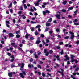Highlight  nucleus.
<instances>
[{
    "label": "nucleus",
    "mask_w": 79,
    "mask_h": 79,
    "mask_svg": "<svg viewBox=\"0 0 79 79\" xmlns=\"http://www.w3.org/2000/svg\"><path fill=\"white\" fill-rule=\"evenodd\" d=\"M18 22H19V23H21V19H19L18 20Z\"/></svg>",
    "instance_id": "obj_49"
},
{
    "label": "nucleus",
    "mask_w": 79,
    "mask_h": 79,
    "mask_svg": "<svg viewBox=\"0 0 79 79\" xmlns=\"http://www.w3.org/2000/svg\"><path fill=\"white\" fill-rule=\"evenodd\" d=\"M53 33V31H49V34H52Z\"/></svg>",
    "instance_id": "obj_53"
},
{
    "label": "nucleus",
    "mask_w": 79,
    "mask_h": 79,
    "mask_svg": "<svg viewBox=\"0 0 79 79\" xmlns=\"http://www.w3.org/2000/svg\"><path fill=\"white\" fill-rule=\"evenodd\" d=\"M56 58H57V60H60V59H59V56L57 55V56H56Z\"/></svg>",
    "instance_id": "obj_23"
},
{
    "label": "nucleus",
    "mask_w": 79,
    "mask_h": 79,
    "mask_svg": "<svg viewBox=\"0 0 79 79\" xmlns=\"http://www.w3.org/2000/svg\"><path fill=\"white\" fill-rule=\"evenodd\" d=\"M46 26H50V24L49 23H48L46 24Z\"/></svg>",
    "instance_id": "obj_18"
},
{
    "label": "nucleus",
    "mask_w": 79,
    "mask_h": 79,
    "mask_svg": "<svg viewBox=\"0 0 79 79\" xmlns=\"http://www.w3.org/2000/svg\"><path fill=\"white\" fill-rule=\"evenodd\" d=\"M31 24H36V22H34L33 21H31Z\"/></svg>",
    "instance_id": "obj_25"
},
{
    "label": "nucleus",
    "mask_w": 79,
    "mask_h": 79,
    "mask_svg": "<svg viewBox=\"0 0 79 79\" xmlns=\"http://www.w3.org/2000/svg\"><path fill=\"white\" fill-rule=\"evenodd\" d=\"M70 34H71V36L70 37V38L71 39H73V38H74V33L70 31L69 32Z\"/></svg>",
    "instance_id": "obj_1"
},
{
    "label": "nucleus",
    "mask_w": 79,
    "mask_h": 79,
    "mask_svg": "<svg viewBox=\"0 0 79 79\" xmlns=\"http://www.w3.org/2000/svg\"><path fill=\"white\" fill-rule=\"evenodd\" d=\"M24 8L25 9L27 8V6H26V4H24Z\"/></svg>",
    "instance_id": "obj_32"
},
{
    "label": "nucleus",
    "mask_w": 79,
    "mask_h": 79,
    "mask_svg": "<svg viewBox=\"0 0 79 79\" xmlns=\"http://www.w3.org/2000/svg\"><path fill=\"white\" fill-rule=\"evenodd\" d=\"M6 22L7 24H10V22L8 21H6Z\"/></svg>",
    "instance_id": "obj_48"
},
{
    "label": "nucleus",
    "mask_w": 79,
    "mask_h": 79,
    "mask_svg": "<svg viewBox=\"0 0 79 79\" xmlns=\"http://www.w3.org/2000/svg\"><path fill=\"white\" fill-rule=\"evenodd\" d=\"M24 63H21V64H18L19 66H20L21 68H23L24 66Z\"/></svg>",
    "instance_id": "obj_3"
},
{
    "label": "nucleus",
    "mask_w": 79,
    "mask_h": 79,
    "mask_svg": "<svg viewBox=\"0 0 79 79\" xmlns=\"http://www.w3.org/2000/svg\"><path fill=\"white\" fill-rule=\"evenodd\" d=\"M46 13H47L48 14H49L50 12V11H49L48 10H46Z\"/></svg>",
    "instance_id": "obj_22"
},
{
    "label": "nucleus",
    "mask_w": 79,
    "mask_h": 79,
    "mask_svg": "<svg viewBox=\"0 0 79 79\" xmlns=\"http://www.w3.org/2000/svg\"><path fill=\"white\" fill-rule=\"evenodd\" d=\"M44 52L45 53H46V52H47V49H44Z\"/></svg>",
    "instance_id": "obj_38"
},
{
    "label": "nucleus",
    "mask_w": 79,
    "mask_h": 79,
    "mask_svg": "<svg viewBox=\"0 0 79 79\" xmlns=\"http://www.w3.org/2000/svg\"><path fill=\"white\" fill-rule=\"evenodd\" d=\"M9 37H13L14 36V35H13V34L10 33L9 34Z\"/></svg>",
    "instance_id": "obj_7"
},
{
    "label": "nucleus",
    "mask_w": 79,
    "mask_h": 79,
    "mask_svg": "<svg viewBox=\"0 0 79 79\" xmlns=\"http://www.w3.org/2000/svg\"><path fill=\"white\" fill-rule=\"evenodd\" d=\"M28 67L30 68H32L34 67V65L32 64H31V65L28 64Z\"/></svg>",
    "instance_id": "obj_6"
},
{
    "label": "nucleus",
    "mask_w": 79,
    "mask_h": 79,
    "mask_svg": "<svg viewBox=\"0 0 79 79\" xmlns=\"http://www.w3.org/2000/svg\"><path fill=\"white\" fill-rule=\"evenodd\" d=\"M79 67H77V68L75 69V70L77 71H78L79 70Z\"/></svg>",
    "instance_id": "obj_33"
},
{
    "label": "nucleus",
    "mask_w": 79,
    "mask_h": 79,
    "mask_svg": "<svg viewBox=\"0 0 79 79\" xmlns=\"http://www.w3.org/2000/svg\"><path fill=\"white\" fill-rule=\"evenodd\" d=\"M15 45V44L14 43H11V45H12V46H14V45Z\"/></svg>",
    "instance_id": "obj_39"
},
{
    "label": "nucleus",
    "mask_w": 79,
    "mask_h": 79,
    "mask_svg": "<svg viewBox=\"0 0 79 79\" xmlns=\"http://www.w3.org/2000/svg\"><path fill=\"white\" fill-rule=\"evenodd\" d=\"M39 2H38L37 1V2H36L35 3H34V4H35V6H38V5H39Z\"/></svg>",
    "instance_id": "obj_11"
},
{
    "label": "nucleus",
    "mask_w": 79,
    "mask_h": 79,
    "mask_svg": "<svg viewBox=\"0 0 79 79\" xmlns=\"http://www.w3.org/2000/svg\"><path fill=\"white\" fill-rule=\"evenodd\" d=\"M63 5H66L67 3V1H65L63 2Z\"/></svg>",
    "instance_id": "obj_13"
},
{
    "label": "nucleus",
    "mask_w": 79,
    "mask_h": 79,
    "mask_svg": "<svg viewBox=\"0 0 79 79\" xmlns=\"http://www.w3.org/2000/svg\"><path fill=\"white\" fill-rule=\"evenodd\" d=\"M61 11L62 12H66V10H65V9H62Z\"/></svg>",
    "instance_id": "obj_34"
},
{
    "label": "nucleus",
    "mask_w": 79,
    "mask_h": 79,
    "mask_svg": "<svg viewBox=\"0 0 79 79\" xmlns=\"http://www.w3.org/2000/svg\"><path fill=\"white\" fill-rule=\"evenodd\" d=\"M69 4H72V3H73V2H72V1H69Z\"/></svg>",
    "instance_id": "obj_41"
},
{
    "label": "nucleus",
    "mask_w": 79,
    "mask_h": 79,
    "mask_svg": "<svg viewBox=\"0 0 79 79\" xmlns=\"http://www.w3.org/2000/svg\"><path fill=\"white\" fill-rule=\"evenodd\" d=\"M16 37L18 38H19V37H20V35H17L16 36Z\"/></svg>",
    "instance_id": "obj_31"
},
{
    "label": "nucleus",
    "mask_w": 79,
    "mask_h": 79,
    "mask_svg": "<svg viewBox=\"0 0 79 79\" xmlns=\"http://www.w3.org/2000/svg\"><path fill=\"white\" fill-rule=\"evenodd\" d=\"M43 15H46V11H43Z\"/></svg>",
    "instance_id": "obj_19"
},
{
    "label": "nucleus",
    "mask_w": 79,
    "mask_h": 79,
    "mask_svg": "<svg viewBox=\"0 0 79 79\" xmlns=\"http://www.w3.org/2000/svg\"><path fill=\"white\" fill-rule=\"evenodd\" d=\"M42 8H44L45 7V5H43L42 6Z\"/></svg>",
    "instance_id": "obj_63"
},
{
    "label": "nucleus",
    "mask_w": 79,
    "mask_h": 79,
    "mask_svg": "<svg viewBox=\"0 0 79 79\" xmlns=\"http://www.w3.org/2000/svg\"><path fill=\"white\" fill-rule=\"evenodd\" d=\"M33 8L34 11H36V10H37V9H36V8H35V7H33Z\"/></svg>",
    "instance_id": "obj_50"
},
{
    "label": "nucleus",
    "mask_w": 79,
    "mask_h": 79,
    "mask_svg": "<svg viewBox=\"0 0 79 79\" xmlns=\"http://www.w3.org/2000/svg\"><path fill=\"white\" fill-rule=\"evenodd\" d=\"M42 76L43 77H45V73H44L43 72L42 73Z\"/></svg>",
    "instance_id": "obj_26"
},
{
    "label": "nucleus",
    "mask_w": 79,
    "mask_h": 79,
    "mask_svg": "<svg viewBox=\"0 0 79 79\" xmlns=\"http://www.w3.org/2000/svg\"><path fill=\"white\" fill-rule=\"evenodd\" d=\"M77 13V10H76L75 12H74V14H73V16H75L76 14Z\"/></svg>",
    "instance_id": "obj_15"
},
{
    "label": "nucleus",
    "mask_w": 79,
    "mask_h": 79,
    "mask_svg": "<svg viewBox=\"0 0 79 79\" xmlns=\"http://www.w3.org/2000/svg\"><path fill=\"white\" fill-rule=\"evenodd\" d=\"M59 44L60 45H63V43L62 42H59Z\"/></svg>",
    "instance_id": "obj_45"
},
{
    "label": "nucleus",
    "mask_w": 79,
    "mask_h": 79,
    "mask_svg": "<svg viewBox=\"0 0 79 79\" xmlns=\"http://www.w3.org/2000/svg\"><path fill=\"white\" fill-rule=\"evenodd\" d=\"M40 42H41L40 41V40H37V41H36V44H39V43H40Z\"/></svg>",
    "instance_id": "obj_10"
},
{
    "label": "nucleus",
    "mask_w": 79,
    "mask_h": 79,
    "mask_svg": "<svg viewBox=\"0 0 79 79\" xmlns=\"http://www.w3.org/2000/svg\"><path fill=\"white\" fill-rule=\"evenodd\" d=\"M69 60V57H67L66 58V59H64V60L66 62L67 61V60Z\"/></svg>",
    "instance_id": "obj_9"
},
{
    "label": "nucleus",
    "mask_w": 79,
    "mask_h": 79,
    "mask_svg": "<svg viewBox=\"0 0 79 79\" xmlns=\"http://www.w3.org/2000/svg\"><path fill=\"white\" fill-rule=\"evenodd\" d=\"M73 7H69V9H68V11H69V10H73Z\"/></svg>",
    "instance_id": "obj_24"
},
{
    "label": "nucleus",
    "mask_w": 79,
    "mask_h": 79,
    "mask_svg": "<svg viewBox=\"0 0 79 79\" xmlns=\"http://www.w3.org/2000/svg\"><path fill=\"white\" fill-rule=\"evenodd\" d=\"M52 18H50L49 19L48 22L49 23H50V22H52Z\"/></svg>",
    "instance_id": "obj_14"
},
{
    "label": "nucleus",
    "mask_w": 79,
    "mask_h": 79,
    "mask_svg": "<svg viewBox=\"0 0 79 79\" xmlns=\"http://www.w3.org/2000/svg\"><path fill=\"white\" fill-rule=\"evenodd\" d=\"M9 11L11 13H12V12H13V10L11 9H10Z\"/></svg>",
    "instance_id": "obj_51"
},
{
    "label": "nucleus",
    "mask_w": 79,
    "mask_h": 79,
    "mask_svg": "<svg viewBox=\"0 0 79 79\" xmlns=\"http://www.w3.org/2000/svg\"><path fill=\"white\" fill-rule=\"evenodd\" d=\"M40 27H41V26L40 25H38L36 27V29H37V28H40Z\"/></svg>",
    "instance_id": "obj_12"
},
{
    "label": "nucleus",
    "mask_w": 79,
    "mask_h": 79,
    "mask_svg": "<svg viewBox=\"0 0 79 79\" xmlns=\"http://www.w3.org/2000/svg\"><path fill=\"white\" fill-rule=\"evenodd\" d=\"M34 27H32L31 28V31L33 32V31H34Z\"/></svg>",
    "instance_id": "obj_28"
},
{
    "label": "nucleus",
    "mask_w": 79,
    "mask_h": 79,
    "mask_svg": "<svg viewBox=\"0 0 79 79\" xmlns=\"http://www.w3.org/2000/svg\"><path fill=\"white\" fill-rule=\"evenodd\" d=\"M74 24L76 26H78V25H79V24L78 23H76V22L74 23Z\"/></svg>",
    "instance_id": "obj_30"
},
{
    "label": "nucleus",
    "mask_w": 79,
    "mask_h": 79,
    "mask_svg": "<svg viewBox=\"0 0 79 79\" xmlns=\"http://www.w3.org/2000/svg\"><path fill=\"white\" fill-rule=\"evenodd\" d=\"M61 74L62 76H64V74H63V72H61Z\"/></svg>",
    "instance_id": "obj_57"
},
{
    "label": "nucleus",
    "mask_w": 79,
    "mask_h": 79,
    "mask_svg": "<svg viewBox=\"0 0 79 79\" xmlns=\"http://www.w3.org/2000/svg\"><path fill=\"white\" fill-rule=\"evenodd\" d=\"M22 72H23V74L24 75V76H26V73L25 72H24V71H23Z\"/></svg>",
    "instance_id": "obj_29"
},
{
    "label": "nucleus",
    "mask_w": 79,
    "mask_h": 79,
    "mask_svg": "<svg viewBox=\"0 0 79 79\" xmlns=\"http://www.w3.org/2000/svg\"><path fill=\"white\" fill-rule=\"evenodd\" d=\"M34 15L35 16H37V15H38V14H37V13L35 12L34 14Z\"/></svg>",
    "instance_id": "obj_60"
},
{
    "label": "nucleus",
    "mask_w": 79,
    "mask_h": 79,
    "mask_svg": "<svg viewBox=\"0 0 79 79\" xmlns=\"http://www.w3.org/2000/svg\"><path fill=\"white\" fill-rule=\"evenodd\" d=\"M35 18H34H34H31L32 20H35Z\"/></svg>",
    "instance_id": "obj_61"
},
{
    "label": "nucleus",
    "mask_w": 79,
    "mask_h": 79,
    "mask_svg": "<svg viewBox=\"0 0 79 79\" xmlns=\"http://www.w3.org/2000/svg\"><path fill=\"white\" fill-rule=\"evenodd\" d=\"M48 28H46L45 31V32H47V31H48Z\"/></svg>",
    "instance_id": "obj_44"
},
{
    "label": "nucleus",
    "mask_w": 79,
    "mask_h": 79,
    "mask_svg": "<svg viewBox=\"0 0 79 79\" xmlns=\"http://www.w3.org/2000/svg\"><path fill=\"white\" fill-rule=\"evenodd\" d=\"M74 61L75 63H78V61H77V60H76V59H75Z\"/></svg>",
    "instance_id": "obj_36"
},
{
    "label": "nucleus",
    "mask_w": 79,
    "mask_h": 79,
    "mask_svg": "<svg viewBox=\"0 0 79 79\" xmlns=\"http://www.w3.org/2000/svg\"><path fill=\"white\" fill-rule=\"evenodd\" d=\"M38 68H41V66H40V65H39L38 66Z\"/></svg>",
    "instance_id": "obj_47"
},
{
    "label": "nucleus",
    "mask_w": 79,
    "mask_h": 79,
    "mask_svg": "<svg viewBox=\"0 0 79 79\" xmlns=\"http://www.w3.org/2000/svg\"><path fill=\"white\" fill-rule=\"evenodd\" d=\"M69 38V36H66L64 37V39H68Z\"/></svg>",
    "instance_id": "obj_43"
},
{
    "label": "nucleus",
    "mask_w": 79,
    "mask_h": 79,
    "mask_svg": "<svg viewBox=\"0 0 79 79\" xmlns=\"http://www.w3.org/2000/svg\"><path fill=\"white\" fill-rule=\"evenodd\" d=\"M34 39V37H30V40H33Z\"/></svg>",
    "instance_id": "obj_16"
},
{
    "label": "nucleus",
    "mask_w": 79,
    "mask_h": 79,
    "mask_svg": "<svg viewBox=\"0 0 79 79\" xmlns=\"http://www.w3.org/2000/svg\"><path fill=\"white\" fill-rule=\"evenodd\" d=\"M13 3L14 5H16L17 3V2L16 1H14L13 2Z\"/></svg>",
    "instance_id": "obj_35"
},
{
    "label": "nucleus",
    "mask_w": 79,
    "mask_h": 79,
    "mask_svg": "<svg viewBox=\"0 0 79 79\" xmlns=\"http://www.w3.org/2000/svg\"><path fill=\"white\" fill-rule=\"evenodd\" d=\"M75 44H79V41H78L76 42Z\"/></svg>",
    "instance_id": "obj_58"
},
{
    "label": "nucleus",
    "mask_w": 79,
    "mask_h": 79,
    "mask_svg": "<svg viewBox=\"0 0 79 79\" xmlns=\"http://www.w3.org/2000/svg\"><path fill=\"white\" fill-rule=\"evenodd\" d=\"M20 31H16V34H19Z\"/></svg>",
    "instance_id": "obj_52"
},
{
    "label": "nucleus",
    "mask_w": 79,
    "mask_h": 79,
    "mask_svg": "<svg viewBox=\"0 0 79 79\" xmlns=\"http://www.w3.org/2000/svg\"><path fill=\"white\" fill-rule=\"evenodd\" d=\"M74 56L72 55H71V62H72V63H73V62H74Z\"/></svg>",
    "instance_id": "obj_2"
},
{
    "label": "nucleus",
    "mask_w": 79,
    "mask_h": 79,
    "mask_svg": "<svg viewBox=\"0 0 79 79\" xmlns=\"http://www.w3.org/2000/svg\"><path fill=\"white\" fill-rule=\"evenodd\" d=\"M77 21H78L77 19H75L74 20V21L75 23H76V22H77Z\"/></svg>",
    "instance_id": "obj_64"
},
{
    "label": "nucleus",
    "mask_w": 79,
    "mask_h": 79,
    "mask_svg": "<svg viewBox=\"0 0 79 79\" xmlns=\"http://www.w3.org/2000/svg\"><path fill=\"white\" fill-rule=\"evenodd\" d=\"M60 15H60V14H57L56 15H55V16L56 17V18H57L58 19H60Z\"/></svg>",
    "instance_id": "obj_5"
},
{
    "label": "nucleus",
    "mask_w": 79,
    "mask_h": 79,
    "mask_svg": "<svg viewBox=\"0 0 79 79\" xmlns=\"http://www.w3.org/2000/svg\"><path fill=\"white\" fill-rule=\"evenodd\" d=\"M29 35H30L27 34H26L25 35V38H26V39H27L28 38V37L29 36Z\"/></svg>",
    "instance_id": "obj_17"
},
{
    "label": "nucleus",
    "mask_w": 79,
    "mask_h": 79,
    "mask_svg": "<svg viewBox=\"0 0 79 79\" xmlns=\"http://www.w3.org/2000/svg\"><path fill=\"white\" fill-rule=\"evenodd\" d=\"M30 10L31 11H32V12L33 11H34V10L33 9H31Z\"/></svg>",
    "instance_id": "obj_62"
},
{
    "label": "nucleus",
    "mask_w": 79,
    "mask_h": 79,
    "mask_svg": "<svg viewBox=\"0 0 79 79\" xmlns=\"http://www.w3.org/2000/svg\"><path fill=\"white\" fill-rule=\"evenodd\" d=\"M19 75L20 76V77H22V78H24V76L23 75V73H19Z\"/></svg>",
    "instance_id": "obj_8"
},
{
    "label": "nucleus",
    "mask_w": 79,
    "mask_h": 79,
    "mask_svg": "<svg viewBox=\"0 0 79 79\" xmlns=\"http://www.w3.org/2000/svg\"><path fill=\"white\" fill-rule=\"evenodd\" d=\"M42 41L43 44H46V43L45 42V41H44V40H42Z\"/></svg>",
    "instance_id": "obj_46"
},
{
    "label": "nucleus",
    "mask_w": 79,
    "mask_h": 79,
    "mask_svg": "<svg viewBox=\"0 0 79 79\" xmlns=\"http://www.w3.org/2000/svg\"><path fill=\"white\" fill-rule=\"evenodd\" d=\"M52 53H53V50H50L49 51V53L52 54Z\"/></svg>",
    "instance_id": "obj_27"
},
{
    "label": "nucleus",
    "mask_w": 79,
    "mask_h": 79,
    "mask_svg": "<svg viewBox=\"0 0 79 79\" xmlns=\"http://www.w3.org/2000/svg\"><path fill=\"white\" fill-rule=\"evenodd\" d=\"M30 62H32V61H33V60L32 59H30Z\"/></svg>",
    "instance_id": "obj_59"
},
{
    "label": "nucleus",
    "mask_w": 79,
    "mask_h": 79,
    "mask_svg": "<svg viewBox=\"0 0 79 79\" xmlns=\"http://www.w3.org/2000/svg\"><path fill=\"white\" fill-rule=\"evenodd\" d=\"M7 55H8L9 56H10V55H11V54L10 53H7Z\"/></svg>",
    "instance_id": "obj_56"
},
{
    "label": "nucleus",
    "mask_w": 79,
    "mask_h": 79,
    "mask_svg": "<svg viewBox=\"0 0 79 79\" xmlns=\"http://www.w3.org/2000/svg\"><path fill=\"white\" fill-rule=\"evenodd\" d=\"M12 6V3H10V5L8 6V8H11Z\"/></svg>",
    "instance_id": "obj_21"
},
{
    "label": "nucleus",
    "mask_w": 79,
    "mask_h": 79,
    "mask_svg": "<svg viewBox=\"0 0 79 79\" xmlns=\"http://www.w3.org/2000/svg\"><path fill=\"white\" fill-rule=\"evenodd\" d=\"M22 17L23 19H26V16H25L24 15H22Z\"/></svg>",
    "instance_id": "obj_20"
},
{
    "label": "nucleus",
    "mask_w": 79,
    "mask_h": 79,
    "mask_svg": "<svg viewBox=\"0 0 79 79\" xmlns=\"http://www.w3.org/2000/svg\"><path fill=\"white\" fill-rule=\"evenodd\" d=\"M46 43L48 44V43H49V40H48V39H47L46 40Z\"/></svg>",
    "instance_id": "obj_37"
},
{
    "label": "nucleus",
    "mask_w": 79,
    "mask_h": 79,
    "mask_svg": "<svg viewBox=\"0 0 79 79\" xmlns=\"http://www.w3.org/2000/svg\"><path fill=\"white\" fill-rule=\"evenodd\" d=\"M67 64H70V62H69V61H67Z\"/></svg>",
    "instance_id": "obj_54"
},
{
    "label": "nucleus",
    "mask_w": 79,
    "mask_h": 79,
    "mask_svg": "<svg viewBox=\"0 0 79 79\" xmlns=\"http://www.w3.org/2000/svg\"><path fill=\"white\" fill-rule=\"evenodd\" d=\"M13 74H15V73H16L15 72H11L8 74V75L9 77H12V76H13Z\"/></svg>",
    "instance_id": "obj_4"
},
{
    "label": "nucleus",
    "mask_w": 79,
    "mask_h": 79,
    "mask_svg": "<svg viewBox=\"0 0 79 79\" xmlns=\"http://www.w3.org/2000/svg\"><path fill=\"white\" fill-rule=\"evenodd\" d=\"M34 52V51H32V50H31L30 52V53H33Z\"/></svg>",
    "instance_id": "obj_42"
},
{
    "label": "nucleus",
    "mask_w": 79,
    "mask_h": 79,
    "mask_svg": "<svg viewBox=\"0 0 79 79\" xmlns=\"http://www.w3.org/2000/svg\"><path fill=\"white\" fill-rule=\"evenodd\" d=\"M41 37H44V35L43 34H41Z\"/></svg>",
    "instance_id": "obj_55"
},
{
    "label": "nucleus",
    "mask_w": 79,
    "mask_h": 79,
    "mask_svg": "<svg viewBox=\"0 0 79 79\" xmlns=\"http://www.w3.org/2000/svg\"><path fill=\"white\" fill-rule=\"evenodd\" d=\"M68 18H69V19L72 18V16L70 15H68Z\"/></svg>",
    "instance_id": "obj_40"
}]
</instances>
